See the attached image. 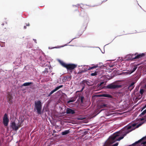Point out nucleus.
Instances as JSON below:
<instances>
[{"label": "nucleus", "mask_w": 146, "mask_h": 146, "mask_svg": "<svg viewBox=\"0 0 146 146\" xmlns=\"http://www.w3.org/2000/svg\"><path fill=\"white\" fill-rule=\"evenodd\" d=\"M35 104L34 111H36L38 114H41L42 113V104L40 100L35 101Z\"/></svg>", "instance_id": "nucleus-1"}, {"label": "nucleus", "mask_w": 146, "mask_h": 146, "mask_svg": "<svg viewBox=\"0 0 146 146\" xmlns=\"http://www.w3.org/2000/svg\"><path fill=\"white\" fill-rule=\"evenodd\" d=\"M60 62L63 66L66 68L68 70L70 71H72L77 66V65L74 64H66L62 61H60Z\"/></svg>", "instance_id": "nucleus-2"}, {"label": "nucleus", "mask_w": 146, "mask_h": 146, "mask_svg": "<svg viewBox=\"0 0 146 146\" xmlns=\"http://www.w3.org/2000/svg\"><path fill=\"white\" fill-rule=\"evenodd\" d=\"M137 68V65H132L131 67V69L130 70H127V71L125 72H123L122 74L125 75H130Z\"/></svg>", "instance_id": "nucleus-3"}, {"label": "nucleus", "mask_w": 146, "mask_h": 146, "mask_svg": "<svg viewBox=\"0 0 146 146\" xmlns=\"http://www.w3.org/2000/svg\"><path fill=\"white\" fill-rule=\"evenodd\" d=\"M9 120L8 117V115L7 113H5L3 118V123L5 126H7L8 125Z\"/></svg>", "instance_id": "nucleus-4"}, {"label": "nucleus", "mask_w": 146, "mask_h": 146, "mask_svg": "<svg viewBox=\"0 0 146 146\" xmlns=\"http://www.w3.org/2000/svg\"><path fill=\"white\" fill-rule=\"evenodd\" d=\"M121 86V85L115 84H111L107 85L106 87L107 88L110 89H114L119 88Z\"/></svg>", "instance_id": "nucleus-5"}, {"label": "nucleus", "mask_w": 146, "mask_h": 146, "mask_svg": "<svg viewBox=\"0 0 146 146\" xmlns=\"http://www.w3.org/2000/svg\"><path fill=\"white\" fill-rule=\"evenodd\" d=\"M39 60L40 61V64L42 66H45L48 64V62H47L46 60L43 59V57L40 56L39 58Z\"/></svg>", "instance_id": "nucleus-6"}, {"label": "nucleus", "mask_w": 146, "mask_h": 146, "mask_svg": "<svg viewBox=\"0 0 146 146\" xmlns=\"http://www.w3.org/2000/svg\"><path fill=\"white\" fill-rule=\"evenodd\" d=\"M11 126L13 130L17 131L19 128V126L18 125H16L15 122H13L11 123Z\"/></svg>", "instance_id": "nucleus-7"}, {"label": "nucleus", "mask_w": 146, "mask_h": 146, "mask_svg": "<svg viewBox=\"0 0 146 146\" xmlns=\"http://www.w3.org/2000/svg\"><path fill=\"white\" fill-rule=\"evenodd\" d=\"M86 82L87 80H83L81 84L82 86V87L81 90L78 91L77 92H81L83 91V90L85 88V86H86V85H87Z\"/></svg>", "instance_id": "nucleus-8"}, {"label": "nucleus", "mask_w": 146, "mask_h": 146, "mask_svg": "<svg viewBox=\"0 0 146 146\" xmlns=\"http://www.w3.org/2000/svg\"><path fill=\"white\" fill-rule=\"evenodd\" d=\"M62 85H61L59 86H57L56 87L55 89L52 91L48 95V97H49L50 96V95L52 94L54 92L56 91L57 90H58L60 88H62L63 87Z\"/></svg>", "instance_id": "nucleus-9"}, {"label": "nucleus", "mask_w": 146, "mask_h": 146, "mask_svg": "<svg viewBox=\"0 0 146 146\" xmlns=\"http://www.w3.org/2000/svg\"><path fill=\"white\" fill-rule=\"evenodd\" d=\"M66 113L67 114H74L75 113V112L74 110L68 108L66 109Z\"/></svg>", "instance_id": "nucleus-10"}, {"label": "nucleus", "mask_w": 146, "mask_h": 146, "mask_svg": "<svg viewBox=\"0 0 146 146\" xmlns=\"http://www.w3.org/2000/svg\"><path fill=\"white\" fill-rule=\"evenodd\" d=\"M135 83V82H133L129 86L128 89L129 90H131L134 87V84Z\"/></svg>", "instance_id": "nucleus-11"}, {"label": "nucleus", "mask_w": 146, "mask_h": 146, "mask_svg": "<svg viewBox=\"0 0 146 146\" xmlns=\"http://www.w3.org/2000/svg\"><path fill=\"white\" fill-rule=\"evenodd\" d=\"M144 54L142 53L141 54H138L137 56H135V57L132 58V59H137L139 58H140L142 57L144 55ZM130 59H131V58H130Z\"/></svg>", "instance_id": "nucleus-12"}, {"label": "nucleus", "mask_w": 146, "mask_h": 146, "mask_svg": "<svg viewBox=\"0 0 146 146\" xmlns=\"http://www.w3.org/2000/svg\"><path fill=\"white\" fill-rule=\"evenodd\" d=\"M70 132L69 130H66L62 132L61 134L62 135H65L67 134Z\"/></svg>", "instance_id": "nucleus-13"}, {"label": "nucleus", "mask_w": 146, "mask_h": 146, "mask_svg": "<svg viewBox=\"0 0 146 146\" xmlns=\"http://www.w3.org/2000/svg\"><path fill=\"white\" fill-rule=\"evenodd\" d=\"M87 85L88 86H91L93 84V82L91 81L87 80Z\"/></svg>", "instance_id": "nucleus-14"}, {"label": "nucleus", "mask_w": 146, "mask_h": 146, "mask_svg": "<svg viewBox=\"0 0 146 146\" xmlns=\"http://www.w3.org/2000/svg\"><path fill=\"white\" fill-rule=\"evenodd\" d=\"M33 84L32 82H26L24 83L22 86H27L30 85V84Z\"/></svg>", "instance_id": "nucleus-15"}, {"label": "nucleus", "mask_w": 146, "mask_h": 146, "mask_svg": "<svg viewBox=\"0 0 146 146\" xmlns=\"http://www.w3.org/2000/svg\"><path fill=\"white\" fill-rule=\"evenodd\" d=\"M102 96L109 98H111L112 97L111 95L108 94H103Z\"/></svg>", "instance_id": "nucleus-16"}, {"label": "nucleus", "mask_w": 146, "mask_h": 146, "mask_svg": "<svg viewBox=\"0 0 146 146\" xmlns=\"http://www.w3.org/2000/svg\"><path fill=\"white\" fill-rule=\"evenodd\" d=\"M98 67V65H96L95 66H90L89 67V68L88 69V70H90L91 69H92L95 68H96Z\"/></svg>", "instance_id": "nucleus-17"}, {"label": "nucleus", "mask_w": 146, "mask_h": 146, "mask_svg": "<svg viewBox=\"0 0 146 146\" xmlns=\"http://www.w3.org/2000/svg\"><path fill=\"white\" fill-rule=\"evenodd\" d=\"M146 113V109L144 110L140 115L139 116H141L143 115H144Z\"/></svg>", "instance_id": "nucleus-18"}, {"label": "nucleus", "mask_w": 146, "mask_h": 146, "mask_svg": "<svg viewBox=\"0 0 146 146\" xmlns=\"http://www.w3.org/2000/svg\"><path fill=\"white\" fill-rule=\"evenodd\" d=\"M139 92H140V94L141 95H142L143 94V93L144 92V90L143 89H141L140 90Z\"/></svg>", "instance_id": "nucleus-19"}, {"label": "nucleus", "mask_w": 146, "mask_h": 146, "mask_svg": "<svg viewBox=\"0 0 146 146\" xmlns=\"http://www.w3.org/2000/svg\"><path fill=\"white\" fill-rule=\"evenodd\" d=\"M75 100L73 99L67 101V103H69L71 102H73L75 101Z\"/></svg>", "instance_id": "nucleus-20"}, {"label": "nucleus", "mask_w": 146, "mask_h": 146, "mask_svg": "<svg viewBox=\"0 0 146 146\" xmlns=\"http://www.w3.org/2000/svg\"><path fill=\"white\" fill-rule=\"evenodd\" d=\"M43 72L44 73L46 74L48 73V68H45V70Z\"/></svg>", "instance_id": "nucleus-21"}, {"label": "nucleus", "mask_w": 146, "mask_h": 146, "mask_svg": "<svg viewBox=\"0 0 146 146\" xmlns=\"http://www.w3.org/2000/svg\"><path fill=\"white\" fill-rule=\"evenodd\" d=\"M96 75H97V73L96 72L92 73L91 74V75L92 76H95Z\"/></svg>", "instance_id": "nucleus-22"}, {"label": "nucleus", "mask_w": 146, "mask_h": 146, "mask_svg": "<svg viewBox=\"0 0 146 146\" xmlns=\"http://www.w3.org/2000/svg\"><path fill=\"white\" fill-rule=\"evenodd\" d=\"M145 108H146V104L142 108L141 111H142Z\"/></svg>", "instance_id": "nucleus-23"}, {"label": "nucleus", "mask_w": 146, "mask_h": 146, "mask_svg": "<svg viewBox=\"0 0 146 146\" xmlns=\"http://www.w3.org/2000/svg\"><path fill=\"white\" fill-rule=\"evenodd\" d=\"M145 108H146V104L142 108L141 111H142Z\"/></svg>", "instance_id": "nucleus-24"}, {"label": "nucleus", "mask_w": 146, "mask_h": 146, "mask_svg": "<svg viewBox=\"0 0 146 146\" xmlns=\"http://www.w3.org/2000/svg\"><path fill=\"white\" fill-rule=\"evenodd\" d=\"M139 119H140V120L141 121H142L143 120V119H144L143 118H141V119H137V120H136V121H139Z\"/></svg>", "instance_id": "nucleus-25"}, {"label": "nucleus", "mask_w": 146, "mask_h": 146, "mask_svg": "<svg viewBox=\"0 0 146 146\" xmlns=\"http://www.w3.org/2000/svg\"><path fill=\"white\" fill-rule=\"evenodd\" d=\"M83 97H81V98H80L81 101L82 102H83Z\"/></svg>", "instance_id": "nucleus-26"}, {"label": "nucleus", "mask_w": 146, "mask_h": 146, "mask_svg": "<svg viewBox=\"0 0 146 146\" xmlns=\"http://www.w3.org/2000/svg\"><path fill=\"white\" fill-rule=\"evenodd\" d=\"M78 6H79V5H73L74 6H75V7H76L77 8V9L78 8Z\"/></svg>", "instance_id": "nucleus-27"}, {"label": "nucleus", "mask_w": 146, "mask_h": 146, "mask_svg": "<svg viewBox=\"0 0 146 146\" xmlns=\"http://www.w3.org/2000/svg\"><path fill=\"white\" fill-rule=\"evenodd\" d=\"M102 107H105L106 106V105L104 104L103 105H102Z\"/></svg>", "instance_id": "nucleus-28"}, {"label": "nucleus", "mask_w": 146, "mask_h": 146, "mask_svg": "<svg viewBox=\"0 0 146 146\" xmlns=\"http://www.w3.org/2000/svg\"><path fill=\"white\" fill-rule=\"evenodd\" d=\"M33 40L35 42V43H36V40L35 39H33Z\"/></svg>", "instance_id": "nucleus-29"}, {"label": "nucleus", "mask_w": 146, "mask_h": 146, "mask_svg": "<svg viewBox=\"0 0 146 146\" xmlns=\"http://www.w3.org/2000/svg\"><path fill=\"white\" fill-rule=\"evenodd\" d=\"M24 29H26V26H25L24 27Z\"/></svg>", "instance_id": "nucleus-30"}, {"label": "nucleus", "mask_w": 146, "mask_h": 146, "mask_svg": "<svg viewBox=\"0 0 146 146\" xmlns=\"http://www.w3.org/2000/svg\"><path fill=\"white\" fill-rule=\"evenodd\" d=\"M73 38V39L72 40H71V41H70V42L68 43H70L71 41H72V40H73L74 39V38Z\"/></svg>", "instance_id": "nucleus-31"}, {"label": "nucleus", "mask_w": 146, "mask_h": 146, "mask_svg": "<svg viewBox=\"0 0 146 146\" xmlns=\"http://www.w3.org/2000/svg\"><path fill=\"white\" fill-rule=\"evenodd\" d=\"M113 65H110V67H113Z\"/></svg>", "instance_id": "nucleus-32"}, {"label": "nucleus", "mask_w": 146, "mask_h": 146, "mask_svg": "<svg viewBox=\"0 0 146 146\" xmlns=\"http://www.w3.org/2000/svg\"><path fill=\"white\" fill-rule=\"evenodd\" d=\"M27 26H29V24L28 23V24H27L26 25Z\"/></svg>", "instance_id": "nucleus-33"}, {"label": "nucleus", "mask_w": 146, "mask_h": 146, "mask_svg": "<svg viewBox=\"0 0 146 146\" xmlns=\"http://www.w3.org/2000/svg\"><path fill=\"white\" fill-rule=\"evenodd\" d=\"M67 44H65L64 46H62V47H63V46H67Z\"/></svg>", "instance_id": "nucleus-34"}, {"label": "nucleus", "mask_w": 146, "mask_h": 146, "mask_svg": "<svg viewBox=\"0 0 146 146\" xmlns=\"http://www.w3.org/2000/svg\"><path fill=\"white\" fill-rule=\"evenodd\" d=\"M103 83V82H101V84H100V85H102V84Z\"/></svg>", "instance_id": "nucleus-35"}, {"label": "nucleus", "mask_w": 146, "mask_h": 146, "mask_svg": "<svg viewBox=\"0 0 146 146\" xmlns=\"http://www.w3.org/2000/svg\"><path fill=\"white\" fill-rule=\"evenodd\" d=\"M2 25H3L4 24H2Z\"/></svg>", "instance_id": "nucleus-36"}, {"label": "nucleus", "mask_w": 146, "mask_h": 146, "mask_svg": "<svg viewBox=\"0 0 146 146\" xmlns=\"http://www.w3.org/2000/svg\"><path fill=\"white\" fill-rule=\"evenodd\" d=\"M48 66L49 67V65H48Z\"/></svg>", "instance_id": "nucleus-37"}, {"label": "nucleus", "mask_w": 146, "mask_h": 146, "mask_svg": "<svg viewBox=\"0 0 146 146\" xmlns=\"http://www.w3.org/2000/svg\"><path fill=\"white\" fill-rule=\"evenodd\" d=\"M145 86L146 87V85Z\"/></svg>", "instance_id": "nucleus-38"}]
</instances>
